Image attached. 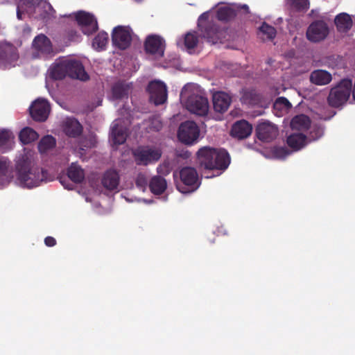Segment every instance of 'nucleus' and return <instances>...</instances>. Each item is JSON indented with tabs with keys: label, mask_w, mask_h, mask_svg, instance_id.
Masks as SVG:
<instances>
[{
	"label": "nucleus",
	"mask_w": 355,
	"mask_h": 355,
	"mask_svg": "<svg viewBox=\"0 0 355 355\" xmlns=\"http://www.w3.org/2000/svg\"><path fill=\"white\" fill-rule=\"evenodd\" d=\"M290 154L288 150L284 147H279L275 150V155L278 158H284Z\"/></svg>",
	"instance_id": "47"
},
{
	"label": "nucleus",
	"mask_w": 355,
	"mask_h": 355,
	"mask_svg": "<svg viewBox=\"0 0 355 355\" xmlns=\"http://www.w3.org/2000/svg\"><path fill=\"white\" fill-rule=\"evenodd\" d=\"M162 128V122L157 118L152 119L149 125V129L152 131H160Z\"/></svg>",
	"instance_id": "45"
},
{
	"label": "nucleus",
	"mask_w": 355,
	"mask_h": 355,
	"mask_svg": "<svg viewBox=\"0 0 355 355\" xmlns=\"http://www.w3.org/2000/svg\"><path fill=\"white\" fill-rule=\"evenodd\" d=\"M56 144L55 139L52 136L47 135L43 137L37 144V149L41 153H45L48 150L53 149Z\"/></svg>",
	"instance_id": "36"
},
{
	"label": "nucleus",
	"mask_w": 355,
	"mask_h": 355,
	"mask_svg": "<svg viewBox=\"0 0 355 355\" xmlns=\"http://www.w3.org/2000/svg\"><path fill=\"white\" fill-rule=\"evenodd\" d=\"M40 135L33 128L26 127L21 130L19 138L23 144H28L38 139Z\"/></svg>",
	"instance_id": "33"
},
{
	"label": "nucleus",
	"mask_w": 355,
	"mask_h": 355,
	"mask_svg": "<svg viewBox=\"0 0 355 355\" xmlns=\"http://www.w3.org/2000/svg\"><path fill=\"white\" fill-rule=\"evenodd\" d=\"M329 33L328 25L322 20H316L309 25L306 37L311 42H318L324 40Z\"/></svg>",
	"instance_id": "14"
},
{
	"label": "nucleus",
	"mask_w": 355,
	"mask_h": 355,
	"mask_svg": "<svg viewBox=\"0 0 355 355\" xmlns=\"http://www.w3.org/2000/svg\"><path fill=\"white\" fill-rule=\"evenodd\" d=\"M29 112L35 121L44 122L48 119L50 112L49 103L44 98H37L32 103Z\"/></svg>",
	"instance_id": "12"
},
{
	"label": "nucleus",
	"mask_w": 355,
	"mask_h": 355,
	"mask_svg": "<svg viewBox=\"0 0 355 355\" xmlns=\"http://www.w3.org/2000/svg\"><path fill=\"white\" fill-rule=\"evenodd\" d=\"M129 86L123 83H116L112 89V96L114 99H121L127 96Z\"/></svg>",
	"instance_id": "37"
},
{
	"label": "nucleus",
	"mask_w": 355,
	"mask_h": 355,
	"mask_svg": "<svg viewBox=\"0 0 355 355\" xmlns=\"http://www.w3.org/2000/svg\"><path fill=\"white\" fill-rule=\"evenodd\" d=\"M198 163L206 169L225 170L231 159L227 152L224 149L203 147L197 152Z\"/></svg>",
	"instance_id": "2"
},
{
	"label": "nucleus",
	"mask_w": 355,
	"mask_h": 355,
	"mask_svg": "<svg viewBox=\"0 0 355 355\" xmlns=\"http://www.w3.org/2000/svg\"><path fill=\"white\" fill-rule=\"evenodd\" d=\"M185 105L189 112L202 116L208 114L209 108L207 98L194 94L188 96Z\"/></svg>",
	"instance_id": "9"
},
{
	"label": "nucleus",
	"mask_w": 355,
	"mask_h": 355,
	"mask_svg": "<svg viewBox=\"0 0 355 355\" xmlns=\"http://www.w3.org/2000/svg\"><path fill=\"white\" fill-rule=\"evenodd\" d=\"M311 126V119L305 114H299L292 118L291 128L298 131H306Z\"/></svg>",
	"instance_id": "30"
},
{
	"label": "nucleus",
	"mask_w": 355,
	"mask_h": 355,
	"mask_svg": "<svg viewBox=\"0 0 355 355\" xmlns=\"http://www.w3.org/2000/svg\"><path fill=\"white\" fill-rule=\"evenodd\" d=\"M307 137L302 132L292 133L287 137L288 146L294 150H299L307 144Z\"/></svg>",
	"instance_id": "26"
},
{
	"label": "nucleus",
	"mask_w": 355,
	"mask_h": 355,
	"mask_svg": "<svg viewBox=\"0 0 355 355\" xmlns=\"http://www.w3.org/2000/svg\"><path fill=\"white\" fill-rule=\"evenodd\" d=\"M108 41V34L105 31L99 32L92 40V47L98 51L105 50Z\"/></svg>",
	"instance_id": "35"
},
{
	"label": "nucleus",
	"mask_w": 355,
	"mask_h": 355,
	"mask_svg": "<svg viewBox=\"0 0 355 355\" xmlns=\"http://www.w3.org/2000/svg\"><path fill=\"white\" fill-rule=\"evenodd\" d=\"M33 46L42 53L49 55L52 52V44L46 35H37L33 41Z\"/></svg>",
	"instance_id": "24"
},
{
	"label": "nucleus",
	"mask_w": 355,
	"mask_h": 355,
	"mask_svg": "<svg viewBox=\"0 0 355 355\" xmlns=\"http://www.w3.org/2000/svg\"><path fill=\"white\" fill-rule=\"evenodd\" d=\"M351 94L352 95V98L355 101V82L354 83L353 87H352Z\"/></svg>",
	"instance_id": "53"
},
{
	"label": "nucleus",
	"mask_w": 355,
	"mask_h": 355,
	"mask_svg": "<svg viewBox=\"0 0 355 355\" xmlns=\"http://www.w3.org/2000/svg\"><path fill=\"white\" fill-rule=\"evenodd\" d=\"M83 130L82 125L76 119L68 118L63 123V132L69 137H79L82 134Z\"/></svg>",
	"instance_id": "20"
},
{
	"label": "nucleus",
	"mask_w": 355,
	"mask_h": 355,
	"mask_svg": "<svg viewBox=\"0 0 355 355\" xmlns=\"http://www.w3.org/2000/svg\"><path fill=\"white\" fill-rule=\"evenodd\" d=\"M65 62L66 63L73 64V67L67 68V71H68V76L83 81H86L89 79V75L85 71L83 64L80 61L74 60H65Z\"/></svg>",
	"instance_id": "19"
},
{
	"label": "nucleus",
	"mask_w": 355,
	"mask_h": 355,
	"mask_svg": "<svg viewBox=\"0 0 355 355\" xmlns=\"http://www.w3.org/2000/svg\"><path fill=\"white\" fill-rule=\"evenodd\" d=\"M147 91L150 94V101L155 105H161L167 101V87L163 82L153 80L149 83Z\"/></svg>",
	"instance_id": "11"
},
{
	"label": "nucleus",
	"mask_w": 355,
	"mask_h": 355,
	"mask_svg": "<svg viewBox=\"0 0 355 355\" xmlns=\"http://www.w3.org/2000/svg\"><path fill=\"white\" fill-rule=\"evenodd\" d=\"M288 3L298 11H306L309 8V0H288Z\"/></svg>",
	"instance_id": "40"
},
{
	"label": "nucleus",
	"mask_w": 355,
	"mask_h": 355,
	"mask_svg": "<svg viewBox=\"0 0 355 355\" xmlns=\"http://www.w3.org/2000/svg\"><path fill=\"white\" fill-rule=\"evenodd\" d=\"M165 47L164 40L157 35H150L144 42L146 52L159 58L163 57Z\"/></svg>",
	"instance_id": "15"
},
{
	"label": "nucleus",
	"mask_w": 355,
	"mask_h": 355,
	"mask_svg": "<svg viewBox=\"0 0 355 355\" xmlns=\"http://www.w3.org/2000/svg\"><path fill=\"white\" fill-rule=\"evenodd\" d=\"M68 178L76 184L81 183L85 179L84 170L77 164H71L68 167Z\"/></svg>",
	"instance_id": "32"
},
{
	"label": "nucleus",
	"mask_w": 355,
	"mask_h": 355,
	"mask_svg": "<svg viewBox=\"0 0 355 355\" xmlns=\"http://www.w3.org/2000/svg\"><path fill=\"white\" fill-rule=\"evenodd\" d=\"M24 12H26L25 6H22L21 0H20L17 10V17L19 20L22 19V14Z\"/></svg>",
	"instance_id": "49"
},
{
	"label": "nucleus",
	"mask_w": 355,
	"mask_h": 355,
	"mask_svg": "<svg viewBox=\"0 0 355 355\" xmlns=\"http://www.w3.org/2000/svg\"><path fill=\"white\" fill-rule=\"evenodd\" d=\"M15 170L20 185L28 189L37 187L43 182L53 180L46 170L35 165L33 158L29 153H24L19 157Z\"/></svg>",
	"instance_id": "1"
},
{
	"label": "nucleus",
	"mask_w": 355,
	"mask_h": 355,
	"mask_svg": "<svg viewBox=\"0 0 355 355\" xmlns=\"http://www.w3.org/2000/svg\"><path fill=\"white\" fill-rule=\"evenodd\" d=\"M257 138L263 142H270L278 135L277 127L268 121L259 122L255 129Z\"/></svg>",
	"instance_id": "13"
},
{
	"label": "nucleus",
	"mask_w": 355,
	"mask_h": 355,
	"mask_svg": "<svg viewBox=\"0 0 355 355\" xmlns=\"http://www.w3.org/2000/svg\"><path fill=\"white\" fill-rule=\"evenodd\" d=\"M213 105L216 112L224 113L232 102V98L223 92H217L213 94Z\"/></svg>",
	"instance_id": "18"
},
{
	"label": "nucleus",
	"mask_w": 355,
	"mask_h": 355,
	"mask_svg": "<svg viewBox=\"0 0 355 355\" xmlns=\"http://www.w3.org/2000/svg\"><path fill=\"white\" fill-rule=\"evenodd\" d=\"M17 49L11 44L0 46V64L4 67L14 65L18 60Z\"/></svg>",
	"instance_id": "17"
},
{
	"label": "nucleus",
	"mask_w": 355,
	"mask_h": 355,
	"mask_svg": "<svg viewBox=\"0 0 355 355\" xmlns=\"http://www.w3.org/2000/svg\"><path fill=\"white\" fill-rule=\"evenodd\" d=\"M119 184V175L117 171L113 169L107 171L101 178V184L107 190L114 191L117 189Z\"/></svg>",
	"instance_id": "23"
},
{
	"label": "nucleus",
	"mask_w": 355,
	"mask_h": 355,
	"mask_svg": "<svg viewBox=\"0 0 355 355\" xmlns=\"http://www.w3.org/2000/svg\"><path fill=\"white\" fill-rule=\"evenodd\" d=\"M178 137L182 143L191 145L199 137V128L193 121H185L180 124L178 132Z\"/></svg>",
	"instance_id": "8"
},
{
	"label": "nucleus",
	"mask_w": 355,
	"mask_h": 355,
	"mask_svg": "<svg viewBox=\"0 0 355 355\" xmlns=\"http://www.w3.org/2000/svg\"><path fill=\"white\" fill-rule=\"evenodd\" d=\"M242 102L254 105L259 102V97L254 90L245 91L241 98Z\"/></svg>",
	"instance_id": "39"
},
{
	"label": "nucleus",
	"mask_w": 355,
	"mask_h": 355,
	"mask_svg": "<svg viewBox=\"0 0 355 355\" xmlns=\"http://www.w3.org/2000/svg\"><path fill=\"white\" fill-rule=\"evenodd\" d=\"M126 137L125 129L118 123H114L111 132V138L113 144L116 146L123 144L126 140Z\"/></svg>",
	"instance_id": "31"
},
{
	"label": "nucleus",
	"mask_w": 355,
	"mask_h": 355,
	"mask_svg": "<svg viewBox=\"0 0 355 355\" xmlns=\"http://www.w3.org/2000/svg\"><path fill=\"white\" fill-rule=\"evenodd\" d=\"M259 31L263 35L267 36V38L269 40L275 39L277 34L276 29L266 22L262 23V26L259 27Z\"/></svg>",
	"instance_id": "41"
},
{
	"label": "nucleus",
	"mask_w": 355,
	"mask_h": 355,
	"mask_svg": "<svg viewBox=\"0 0 355 355\" xmlns=\"http://www.w3.org/2000/svg\"><path fill=\"white\" fill-rule=\"evenodd\" d=\"M203 38L215 44L220 39L219 28L214 23H207L204 26L198 28Z\"/></svg>",
	"instance_id": "22"
},
{
	"label": "nucleus",
	"mask_w": 355,
	"mask_h": 355,
	"mask_svg": "<svg viewBox=\"0 0 355 355\" xmlns=\"http://www.w3.org/2000/svg\"><path fill=\"white\" fill-rule=\"evenodd\" d=\"M335 24L338 32L345 33L351 29L352 20L347 13L341 12L336 17Z\"/></svg>",
	"instance_id": "29"
},
{
	"label": "nucleus",
	"mask_w": 355,
	"mask_h": 355,
	"mask_svg": "<svg viewBox=\"0 0 355 355\" xmlns=\"http://www.w3.org/2000/svg\"><path fill=\"white\" fill-rule=\"evenodd\" d=\"M291 107V103L284 97H280L278 98L275 103H274V107L275 109H288Z\"/></svg>",
	"instance_id": "44"
},
{
	"label": "nucleus",
	"mask_w": 355,
	"mask_h": 355,
	"mask_svg": "<svg viewBox=\"0 0 355 355\" xmlns=\"http://www.w3.org/2000/svg\"><path fill=\"white\" fill-rule=\"evenodd\" d=\"M180 183L177 185L182 193H189L198 190L201 185L198 171L191 166H184L180 170Z\"/></svg>",
	"instance_id": "4"
},
{
	"label": "nucleus",
	"mask_w": 355,
	"mask_h": 355,
	"mask_svg": "<svg viewBox=\"0 0 355 355\" xmlns=\"http://www.w3.org/2000/svg\"><path fill=\"white\" fill-rule=\"evenodd\" d=\"M352 87V80L347 78L341 80L331 88L329 95L327 96V103L333 107L342 106L349 98Z\"/></svg>",
	"instance_id": "5"
},
{
	"label": "nucleus",
	"mask_w": 355,
	"mask_h": 355,
	"mask_svg": "<svg viewBox=\"0 0 355 355\" xmlns=\"http://www.w3.org/2000/svg\"><path fill=\"white\" fill-rule=\"evenodd\" d=\"M149 189L154 195H162L167 189V182L161 175L153 176L150 180Z\"/></svg>",
	"instance_id": "28"
},
{
	"label": "nucleus",
	"mask_w": 355,
	"mask_h": 355,
	"mask_svg": "<svg viewBox=\"0 0 355 355\" xmlns=\"http://www.w3.org/2000/svg\"><path fill=\"white\" fill-rule=\"evenodd\" d=\"M191 154L188 151L184 152L183 154L180 155V157H183L184 159H187L190 157Z\"/></svg>",
	"instance_id": "52"
},
{
	"label": "nucleus",
	"mask_w": 355,
	"mask_h": 355,
	"mask_svg": "<svg viewBox=\"0 0 355 355\" xmlns=\"http://www.w3.org/2000/svg\"><path fill=\"white\" fill-rule=\"evenodd\" d=\"M243 10L245 14H249L250 10L247 4L241 6H221L216 11V17L219 21H228L233 19L238 12Z\"/></svg>",
	"instance_id": "16"
},
{
	"label": "nucleus",
	"mask_w": 355,
	"mask_h": 355,
	"mask_svg": "<svg viewBox=\"0 0 355 355\" xmlns=\"http://www.w3.org/2000/svg\"><path fill=\"white\" fill-rule=\"evenodd\" d=\"M12 133L10 130H0V151L5 153L12 148Z\"/></svg>",
	"instance_id": "34"
},
{
	"label": "nucleus",
	"mask_w": 355,
	"mask_h": 355,
	"mask_svg": "<svg viewBox=\"0 0 355 355\" xmlns=\"http://www.w3.org/2000/svg\"><path fill=\"white\" fill-rule=\"evenodd\" d=\"M26 12L37 19L48 21L54 17L55 12L51 3L43 0H21Z\"/></svg>",
	"instance_id": "3"
},
{
	"label": "nucleus",
	"mask_w": 355,
	"mask_h": 355,
	"mask_svg": "<svg viewBox=\"0 0 355 355\" xmlns=\"http://www.w3.org/2000/svg\"><path fill=\"white\" fill-rule=\"evenodd\" d=\"M76 20L85 35H91L98 31V23L95 16L88 12L80 10L76 13Z\"/></svg>",
	"instance_id": "7"
},
{
	"label": "nucleus",
	"mask_w": 355,
	"mask_h": 355,
	"mask_svg": "<svg viewBox=\"0 0 355 355\" xmlns=\"http://www.w3.org/2000/svg\"><path fill=\"white\" fill-rule=\"evenodd\" d=\"M331 80L332 75L327 70L315 69L310 75V81L316 85H326Z\"/></svg>",
	"instance_id": "25"
},
{
	"label": "nucleus",
	"mask_w": 355,
	"mask_h": 355,
	"mask_svg": "<svg viewBox=\"0 0 355 355\" xmlns=\"http://www.w3.org/2000/svg\"><path fill=\"white\" fill-rule=\"evenodd\" d=\"M44 243L48 247H53L56 245V240L53 236H46L44 239Z\"/></svg>",
	"instance_id": "50"
},
{
	"label": "nucleus",
	"mask_w": 355,
	"mask_h": 355,
	"mask_svg": "<svg viewBox=\"0 0 355 355\" xmlns=\"http://www.w3.org/2000/svg\"><path fill=\"white\" fill-rule=\"evenodd\" d=\"M324 132V129L320 125H313L309 132V140L310 141H315L320 139L322 135Z\"/></svg>",
	"instance_id": "42"
},
{
	"label": "nucleus",
	"mask_w": 355,
	"mask_h": 355,
	"mask_svg": "<svg viewBox=\"0 0 355 355\" xmlns=\"http://www.w3.org/2000/svg\"><path fill=\"white\" fill-rule=\"evenodd\" d=\"M61 183L62 184L64 187L65 189H72V187H69V186H64V184H63V182L61 181Z\"/></svg>",
	"instance_id": "54"
},
{
	"label": "nucleus",
	"mask_w": 355,
	"mask_h": 355,
	"mask_svg": "<svg viewBox=\"0 0 355 355\" xmlns=\"http://www.w3.org/2000/svg\"><path fill=\"white\" fill-rule=\"evenodd\" d=\"M11 162L5 157H0V176H5L9 171Z\"/></svg>",
	"instance_id": "43"
},
{
	"label": "nucleus",
	"mask_w": 355,
	"mask_h": 355,
	"mask_svg": "<svg viewBox=\"0 0 355 355\" xmlns=\"http://www.w3.org/2000/svg\"><path fill=\"white\" fill-rule=\"evenodd\" d=\"M199 42V37L195 33H188L184 35V43L188 50L194 49Z\"/></svg>",
	"instance_id": "38"
},
{
	"label": "nucleus",
	"mask_w": 355,
	"mask_h": 355,
	"mask_svg": "<svg viewBox=\"0 0 355 355\" xmlns=\"http://www.w3.org/2000/svg\"><path fill=\"white\" fill-rule=\"evenodd\" d=\"M136 183L138 187H144L146 185L147 181L144 175H139L137 179Z\"/></svg>",
	"instance_id": "51"
},
{
	"label": "nucleus",
	"mask_w": 355,
	"mask_h": 355,
	"mask_svg": "<svg viewBox=\"0 0 355 355\" xmlns=\"http://www.w3.org/2000/svg\"><path fill=\"white\" fill-rule=\"evenodd\" d=\"M73 67L72 64L66 63L65 60L55 63L51 68L50 76L54 80H62L69 73L67 71V67Z\"/></svg>",
	"instance_id": "27"
},
{
	"label": "nucleus",
	"mask_w": 355,
	"mask_h": 355,
	"mask_svg": "<svg viewBox=\"0 0 355 355\" xmlns=\"http://www.w3.org/2000/svg\"><path fill=\"white\" fill-rule=\"evenodd\" d=\"M252 131V125L247 121L241 120L234 124L230 134L234 137L243 139L250 136Z\"/></svg>",
	"instance_id": "21"
},
{
	"label": "nucleus",
	"mask_w": 355,
	"mask_h": 355,
	"mask_svg": "<svg viewBox=\"0 0 355 355\" xmlns=\"http://www.w3.org/2000/svg\"><path fill=\"white\" fill-rule=\"evenodd\" d=\"M209 12H205L198 17V24H197L198 28L204 26L207 23H214L213 21H209Z\"/></svg>",
	"instance_id": "46"
},
{
	"label": "nucleus",
	"mask_w": 355,
	"mask_h": 355,
	"mask_svg": "<svg viewBox=\"0 0 355 355\" xmlns=\"http://www.w3.org/2000/svg\"><path fill=\"white\" fill-rule=\"evenodd\" d=\"M135 163L140 166H148L154 164L159 161L162 156V150L157 147L152 146H139L133 152Z\"/></svg>",
	"instance_id": "6"
},
{
	"label": "nucleus",
	"mask_w": 355,
	"mask_h": 355,
	"mask_svg": "<svg viewBox=\"0 0 355 355\" xmlns=\"http://www.w3.org/2000/svg\"><path fill=\"white\" fill-rule=\"evenodd\" d=\"M132 40V31L129 26H118L112 33L113 45L121 50L129 47Z\"/></svg>",
	"instance_id": "10"
},
{
	"label": "nucleus",
	"mask_w": 355,
	"mask_h": 355,
	"mask_svg": "<svg viewBox=\"0 0 355 355\" xmlns=\"http://www.w3.org/2000/svg\"><path fill=\"white\" fill-rule=\"evenodd\" d=\"M157 172L162 175H166L170 173L169 166L166 164H160L157 167Z\"/></svg>",
	"instance_id": "48"
}]
</instances>
